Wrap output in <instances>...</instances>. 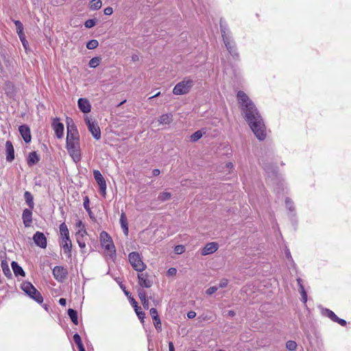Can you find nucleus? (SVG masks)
Returning <instances> with one entry per match:
<instances>
[{
  "instance_id": "64",
  "label": "nucleus",
  "mask_w": 351,
  "mask_h": 351,
  "mask_svg": "<svg viewBox=\"0 0 351 351\" xmlns=\"http://www.w3.org/2000/svg\"><path fill=\"white\" fill-rule=\"evenodd\" d=\"M160 95V92H158V93H157L156 94H155L154 95L149 97V99H152L153 98L157 97H158Z\"/></svg>"
},
{
  "instance_id": "15",
  "label": "nucleus",
  "mask_w": 351,
  "mask_h": 351,
  "mask_svg": "<svg viewBox=\"0 0 351 351\" xmlns=\"http://www.w3.org/2000/svg\"><path fill=\"white\" fill-rule=\"evenodd\" d=\"M149 314L153 319L154 325L158 332L162 331V326L160 318L158 315V311L155 308H152L149 310Z\"/></svg>"
},
{
  "instance_id": "46",
  "label": "nucleus",
  "mask_w": 351,
  "mask_h": 351,
  "mask_svg": "<svg viewBox=\"0 0 351 351\" xmlns=\"http://www.w3.org/2000/svg\"><path fill=\"white\" fill-rule=\"evenodd\" d=\"M184 251V247L181 245H176L174 248V252L177 254H180L183 253Z\"/></svg>"
},
{
  "instance_id": "48",
  "label": "nucleus",
  "mask_w": 351,
  "mask_h": 351,
  "mask_svg": "<svg viewBox=\"0 0 351 351\" xmlns=\"http://www.w3.org/2000/svg\"><path fill=\"white\" fill-rule=\"evenodd\" d=\"M14 23L15 24L16 31L19 29H23V25L20 21L14 20Z\"/></svg>"
},
{
  "instance_id": "3",
  "label": "nucleus",
  "mask_w": 351,
  "mask_h": 351,
  "mask_svg": "<svg viewBox=\"0 0 351 351\" xmlns=\"http://www.w3.org/2000/svg\"><path fill=\"white\" fill-rule=\"evenodd\" d=\"M101 245L109 252V256L114 258L116 257V250L111 237L106 232L100 233Z\"/></svg>"
},
{
  "instance_id": "33",
  "label": "nucleus",
  "mask_w": 351,
  "mask_h": 351,
  "mask_svg": "<svg viewBox=\"0 0 351 351\" xmlns=\"http://www.w3.org/2000/svg\"><path fill=\"white\" fill-rule=\"evenodd\" d=\"M68 315L69 316L71 320L75 325L78 324V316L77 312L76 310L73 308H69L67 311Z\"/></svg>"
},
{
  "instance_id": "20",
  "label": "nucleus",
  "mask_w": 351,
  "mask_h": 351,
  "mask_svg": "<svg viewBox=\"0 0 351 351\" xmlns=\"http://www.w3.org/2000/svg\"><path fill=\"white\" fill-rule=\"evenodd\" d=\"M79 109L84 113H88L91 110L90 101L86 98H80L77 101Z\"/></svg>"
},
{
  "instance_id": "8",
  "label": "nucleus",
  "mask_w": 351,
  "mask_h": 351,
  "mask_svg": "<svg viewBox=\"0 0 351 351\" xmlns=\"http://www.w3.org/2000/svg\"><path fill=\"white\" fill-rule=\"evenodd\" d=\"M60 233L62 238V241L60 243L61 247L68 245H72L71 240L69 237V232L67 226L64 222L62 223L59 227Z\"/></svg>"
},
{
  "instance_id": "47",
  "label": "nucleus",
  "mask_w": 351,
  "mask_h": 351,
  "mask_svg": "<svg viewBox=\"0 0 351 351\" xmlns=\"http://www.w3.org/2000/svg\"><path fill=\"white\" fill-rule=\"evenodd\" d=\"M217 290V287H215V286H213V287H210L209 288H208L206 291V293L207 295H212L213 293H215Z\"/></svg>"
},
{
  "instance_id": "4",
  "label": "nucleus",
  "mask_w": 351,
  "mask_h": 351,
  "mask_svg": "<svg viewBox=\"0 0 351 351\" xmlns=\"http://www.w3.org/2000/svg\"><path fill=\"white\" fill-rule=\"evenodd\" d=\"M67 133L66 142L80 141V134L73 120L70 117H66Z\"/></svg>"
},
{
  "instance_id": "18",
  "label": "nucleus",
  "mask_w": 351,
  "mask_h": 351,
  "mask_svg": "<svg viewBox=\"0 0 351 351\" xmlns=\"http://www.w3.org/2000/svg\"><path fill=\"white\" fill-rule=\"evenodd\" d=\"M138 285H140L141 288H150L152 285L153 282L148 278V274H138Z\"/></svg>"
},
{
  "instance_id": "21",
  "label": "nucleus",
  "mask_w": 351,
  "mask_h": 351,
  "mask_svg": "<svg viewBox=\"0 0 351 351\" xmlns=\"http://www.w3.org/2000/svg\"><path fill=\"white\" fill-rule=\"evenodd\" d=\"M31 208H25L23 211L22 219L25 227H29L32 223V210Z\"/></svg>"
},
{
  "instance_id": "63",
  "label": "nucleus",
  "mask_w": 351,
  "mask_h": 351,
  "mask_svg": "<svg viewBox=\"0 0 351 351\" xmlns=\"http://www.w3.org/2000/svg\"><path fill=\"white\" fill-rule=\"evenodd\" d=\"M286 257L289 259L291 258V253L289 250L285 252Z\"/></svg>"
},
{
  "instance_id": "5",
  "label": "nucleus",
  "mask_w": 351,
  "mask_h": 351,
  "mask_svg": "<svg viewBox=\"0 0 351 351\" xmlns=\"http://www.w3.org/2000/svg\"><path fill=\"white\" fill-rule=\"evenodd\" d=\"M193 86V81L190 79L184 80L178 82L173 89V93L176 95H185L189 93L192 86Z\"/></svg>"
},
{
  "instance_id": "60",
  "label": "nucleus",
  "mask_w": 351,
  "mask_h": 351,
  "mask_svg": "<svg viewBox=\"0 0 351 351\" xmlns=\"http://www.w3.org/2000/svg\"><path fill=\"white\" fill-rule=\"evenodd\" d=\"M16 33L18 34V36L19 38H21L25 36V34L23 32V29H19L16 31Z\"/></svg>"
},
{
  "instance_id": "44",
  "label": "nucleus",
  "mask_w": 351,
  "mask_h": 351,
  "mask_svg": "<svg viewBox=\"0 0 351 351\" xmlns=\"http://www.w3.org/2000/svg\"><path fill=\"white\" fill-rule=\"evenodd\" d=\"M299 292L302 296V301L304 303H306L307 301V293L303 285H301V289H299Z\"/></svg>"
},
{
  "instance_id": "16",
  "label": "nucleus",
  "mask_w": 351,
  "mask_h": 351,
  "mask_svg": "<svg viewBox=\"0 0 351 351\" xmlns=\"http://www.w3.org/2000/svg\"><path fill=\"white\" fill-rule=\"evenodd\" d=\"M19 131L23 141L26 143H29L32 140V136H31V132H30L29 127L26 124H23V125L19 126Z\"/></svg>"
},
{
  "instance_id": "27",
  "label": "nucleus",
  "mask_w": 351,
  "mask_h": 351,
  "mask_svg": "<svg viewBox=\"0 0 351 351\" xmlns=\"http://www.w3.org/2000/svg\"><path fill=\"white\" fill-rule=\"evenodd\" d=\"M120 223L124 234L127 236L128 234V224L127 217L123 212L120 217Z\"/></svg>"
},
{
  "instance_id": "9",
  "label": "nucleus",
  "mask_w": 351,
  "mask_h": 351,
  "mask_svg": "<svg viewBox=\"0 0 351 351\" xmlns=\"http://www.w3.org/2000/svg\"><path fill=\"white\" fill-rule=\"evenodd\" d=\"M84 120L88 127V131L91 133L92 136L96 140H99L101 138V130L97 123L95 121H92L88 117H86Z\"/></svg>"
},
{
  "instance_id": "55",
  "label": "nucleus",
  "mask_w": 351,
  "mask_h": 351,
  "mask_svg": "<svg viewBox=\"0 0 351 351\" xmlns=\"http://www.w3.org/2000/svg\"><path fill=\"white\" fill-rule=\"evenodd\" d=\"M196 316V313L195 311H191L188 312L187 317L189 319H193Z\"/></svg>"
},
{
  "instance_id": "26",
  "label": "nucleus",
  "mask_w": 351,
  "mask_h": 351,
  "mask_svg": "<svg viewBox=\"0 0 351 351\" xmlns=\"http://www.w3.org/2000/svg\"><path fill=\"white\" fill-rule=\"evenodd\" d=\"M12 269L13 272L16 276H23L25 277V272L23 269L18 264L16 261H12L11 263Z\"/></svg>"
},
{
  "instance_id": "34",
  "label": "nucleus",
  "mask_w": 351,
  "mask_h": 351,
  "mask_svg": "<svg viewBox=\"0 0 351 351\" xmlns=\"http://www.w3.org/2000/svg\"><path fill=\"white\" fill-rule=\"evenodd\" d=\"M322 315L330 318L332 322H335L337 319V315L331 310L328 308L322 309Z\"/></svg>"
},
{
  "instance_id": "24",
  "label": "nucleus",
  "mask_w": 351,
  "mask_h": 351,
  "mask_svg": "<svg viewBox=\"0 0 351 351\" xmlns=\"http://www.w3.org/2000/svg\"><path fill=\"white\" fill-rule=\"evenodd\" d=\"M40 160V156L36 153V152L34 151L29 154L27 158V163L29 167H32L37 164Z\"/></svg>"
},
{
  "instance_id": "37",
  "label": "nucleus",
  "mask_w": 351,
  "mask_h": 351,
  "mask_svg": "<svg viewBox=\"0 0 351 351\" xmlns=\"http://www.w3.org/2000/svg\"><path fill=\"white\" fill-rule=\"evenodd\" d=\"M102 2L101 0H92L90 4V9L92 10H97L101 8Z\"/></svg>"
},
{
  "instance_id": "62",
  "label": "nucleus",
  "mask_w": 351,
  "mask_h": 351,
  "mask_svg": "<svg viewBox=\"0 0 351 351\" xmlns=\"http://www.w3.org/2000/svg\"><path fill=\"white\" fill-rule=\"evenodd\" d=\"M297 282H298V285L299 286V289H301V285H302V280L301 278H298L297 279Z\"/></svg>"
},
{
  "instance_id": "49",
  "label": "nucleus",
  "mask_w": 351,
  "mask_h": 351,
  "mask_svg": "<svg viewBox=\"0 0 351 351\" xmlns=\"http://www.w3.org/2000/svg\"><path fill=\"white\" fill-rule=\"evenodd\" d=\"M89 204H90V201H89L88 197V196H85L84 197V203H83L84 208L85 209L88 208L90 207Z\"/></svg>"
},
{
  "instance_id": "25",
  "label": "nucleus",
  "mask_w": 351,
  "mask_h": 351,
  "mask_svg": "<svg viewBox=\"0 0 351 351\" xmlns=\"http://www.w3.org/2000/svg\"><path fill=\"white\" fill-rule=\"evenodd\" d=\"M135 311L136 315L142 323L144 322V318L145 317V313L142 311L141 307L138 306V302L136 300H132V305Z\"/></svg>"
},
{
  "instance_id": "28",
  "label": "nucleus",
  "mask_w": 351,
  "mask_h": 351,
  "mask_svg": "<svg viewBox=\"0 0 351 351\" xmlns=\"http://www.w3.org/2000/svg\"><path fill=\"white\" fill-rule=\"evenodd\" d=\"M24 199H25V202L27 204L29 208L34 209V197L29 191H25L24 193Z\"/></svg>"
},
{
  "instance_id": "39",
  "label": "nucleus",
  "mask_w": 351,
  "mask_h": 351,
  "mask_svg": "<svg viewBox=\"0 0 351 351\" xmlns=\"http://www.w3.org/2000/svg\"><path fill=\"white\" fill-rule=\"evenodd\" d=\"M101 58L94 57L89 61L88 65L91 68H96L101 62Z\"/></svg>"
},
{
  "instance_id": "53",
  "label": "nucleus",
  "mask_w": 351,
  "mask_h": 351,
  "mask_svg": "<svg viewBox=\"0 0 351 351\" xmlns=\"http://www.w3.org/2000/svg\"><path fill=\"white\" fill-rule=\"evenodd\" d=\"M104 14L111 15L113 12V10L111 7H107L104 10Z\"/></svg>"
},
{
  "instance_id": "43",
  "label": "nucleus",
  "mask_w": 351,
  "mask_h": 351,
  "mask_svg": "<svg viewBox=\"0 0 351 351\" xmlns=\"http://www.w3.org/2000/svg\"><path fill=\"white\" fill-rule=\"evenodd\" d=\"M285 206H286V208L289 210H290V211L294 210L293 202V201L290 198H289V197L286 198V199H285Z\"/></svg>"
},
{
  "instance_id": "30",
  "label": "nucleus",
  "mask_w": 351,
  "mask_h": 351,
  "mask_svg": "<svg viewBox=\"0 0 351 351\" xmlns=\"http://www.w3.org/2000/svg\"><path fill=\"white\" fill-rule=\"evenodd\" d=\"M219 27H220V31H221V36H222L223 40L226 37H230V36L228 34L230 32L228 29L227 24H226L225 21H223L222 19L220 20Z\"/></svg>"
},
{
  "instance_id": "61",
  "label": "nucleus",
  "mask_w": 351,
  "mask_h": 351,
  "mask_svg": "<svg viewBox=\"0 0 351 351\" xmlns=\"http://www.w3.org/2000/svg\"><path fill=\"white\" fill-rule=\"evenodd\" d=\"M76 226L79 228L82 227V229H85L82 221H78L76 223Z\"/></svg>"
},
{
  "instance_id": "13",
  "label": "nucleus",
  "mask_w": 351,
  "mask_h": 351,
  "mask_svg": "<svg viewBox=\"0 0 351 351\" xmlns=\"http://www.w3.org/2000/svg\"><path fill=\"white\" fill-rule=\"evenodd\" d=\"M35 244L40 248H46L47 245V238L44 233L37 231L33 236Z\"/></svg>"
},
{
  "instance_id": "41",
  "label": "nucleus",
  "mask_w": 351,
  "mask_h": 351,
  "mask_svg": "<svg viewBox=\"0 0 351 351\" xmlns=\"http://www.w3.org/2000/svg\"><path fill=\"white\" fill-rule=\"evenodd\" d=\"M286 348L290 351H294L297 348V343L294 341L289 340L286 343Z\"/></svg>"
},
{
  "instance_id": "38",
  "label": "nucleus",
  "mask_w": 351,
  "mask_h": 351,
  "mask_svg": "<svg viewBox=\"0 0 351 351\" xmlns=\"http://www.w3.org/2000/svg\"><path fill=\"white\" fill-rule=\"evenodd\" d=\"M202 136L203 133L202 130H197L191 135L190 140L191 142L195 143L197 142L199 139H200L202 137Z\"/></svg>"
},
{
  "instance_id": "57",
  "label": "nucleus",
  "mask_w": 351,
  "mask_h": 351,
  "mask_svg": "<svg viewBox=\"0 0 351 351\" xmlns=\"http://www.w3.org/2000/svg\"><path fill=\"white\" fill-rule=\"evenodd\" d=\"M160 173V171L158 169H154L152 171V176H158Z\"/></svg>"
},
{
  "instance_id": "56",
  "label": "nucleus",
  "mask_w": 351,
  "mask_h": 351,
  "mask_svg": "<svg viewBox=\"0 0 351 351\" xmlns=\"http://www.w3.org/2000/svg\"><path fill=\"white\" fill-rule=\"evenodd\" d=\"M59 304L62 306H65L66 304V300L65 298H61L60 300H59Z\"/></svg>"
},
{
  "instance_id": "12",
  "label": "nucleus",
  "mask_w": 351,
  "mask_h": 351,
  "mask_svg": "<svg viewBox=\"0 0 351 351\" xmlns=\"http://www.w3.org/2000/svg\"><path fill=\"white\" fill-rule=\"evenodd\" d=\"M225 44V46L230 53V55L235 59H238L239 57V53L237 51V48L234 41L232 40L230 37H226L223 40Z\"/></svg>"
},
{
  "instance_id": "40",
  "label": "nucleus",
  "mask_w": 351,
  "mask_h": 351,
  "mask_svg": "<svg viewBox=\"0 0 351 351\" xmlns=\"http://www.w3.org/2000/svg\"><path fill=\"white\" fill-rule=\"evenodd\" d=\"M99 45V42L95 39H92L86 43V47L88 49H95Z\"/></svg>"
},
{
  "instance_id": "29",
  "label": "nucleus",
  "mask_w": 351,
  "mask_h": 351,
  "mask_svg": "<svg viewBox=\"0 0 351 351\" xmlns=\"http://www.w3.org/2000/svg\"><path fill=\"white\" fill-rule=\"evenodd\" d=\"M1 266L3 274L8 278H12V274L10 269L8 261L6 260L1 261Z\"/></svg>"
},
{
  "instance_id": "2",
  "label": "nucleus",
  "mask_w": 351,
  "mask_h": 351,
  "mask_svg": "<svg viewBox=\"0 0 351 351\" xmlns=\"http://www.w3.org/2000/svg\"><path fill=\"white\" fill-rule=\"evenodd\" d=\"M21 289L28 295L31 299L34 300L38 304L43 302V298L35 287L30 282H23L21 285Z\"/></svg>"
},
{
  "instance_id": "42",
  "label": "nucleus",
  "mask_w": 351,
  "mask_h": 351,
  "mask_svg": "<svg viewBox=\"0 0 351 351\" xmlns=\"http://www.w3.org/2000/svg\"><path fill=\"white\" fill-rule=\"evenodd\" d=\"M97 23V19H88L85 21L84 26L86 28H91V27H94Z\"/></svg>"
},
{
  "instance_id": "1",
  "label": "nucleus",
  "mask_w": 351,
  "mask_h": 351,
  "mask_svg": "<svg viewBox=\"0 0 351 351\" xmlns=\"http://www.w3.org/2000/svg\"><path fill=\"white\" fill-rule=\"evenodd\" d=\"M237 97L243 111L244 119L253 133L258 140H265L266 138V128L256 106L243 90L237 92Z\"/></svg>"
},
{
  "instance_id": "52",
  "label": "nucleus",
  "mask_w": 351,
  "mask_h": 351,
  "mask_svg": "<svg viewBox=\"0 0 351 351\" xmlns=\"http://www.w3.org/2000/svg\"><path fill=\"white\" fill-rule=\"evenodd\" d=\"M228 280L223 279L220 281V282L219 284V287L224 288L228 285Z\"/></svg>"
},
{
  "instance_id": "54",
  "label": "nucleus",
  "mask_w": 351,
  "mask_h": 351,
  "mask_svg": "<svg viewBox=\"0 0 351 351\" xmlns=\"http://www.w3.org/2000/svg\"><path fill=\"white\" fill-rule=\"evenodd\" d=\"M20 38V40H21L23 47L25 49H27V46L28 45V42H27V40L25 38V36H24L21 37V38Z\"/></svg>"
},
{
  "instance_id": "31",
  "label": "nucleus",
  "mask_w": 351,
  "mask_h": 351,
  "mask_svg": "<svg viewBox=\"0 0 351 351\" xmlns=\"http://www.w3.org/2000/svg\"><path fill=\"white\" fill-rule=\"evenodd\" d=\"M158 121L161 124H170L173 121V115L171 113L162 114Z\"/></svg>"
},
{
  "instance_id": "7",
  "label": "nucleus",
  "mask_w": 351,
  "mask_h": 351,
  "mask_svg": "<svg viewBox=\"0 0 351 351\" xmlns=\"http://www.w3.org/2000/svg\"><path fill=\"white\" fill-rule=\"evenodd\" d=\"M128 258L129 261L134 270L141 272L145 269L146 265L142 261L138 252H132L130 253Z\"/></svg>"
},
{
  "instance_id": "50",
  "label": "nucleus",
  "mask_w": 351,
  "mask_h": 351,
  "mask_svg": "<svg viewBox=\"0 0 351 351\" xmlns=\"http://www.w3.org/2000/svg\"><path fill=\"white\" fill-rule=\"evenodd\" d=\"M176 273H177V270L174 267H171L167 270V276H174L176 274Z\"/></svg>"
},
{
  "instance_id": "58",
  "label": "nucleus",
  "mask_w": 351,
  "mask_h": 351,
  "mask_svg": "<svg viewBox=\"0 0 351 351\" xmlns=\"http://www.w3.org/2000/svg\"><path fill=\"white\" fill-rule=\"evenodd\" d=\"M235 315H236V313L234 311H232V310H230L227 313V315L229 316V317H234Z\"/></svg>"
},
{
  "instance_id": "32",
  "label": "nucleus",
  "mask_w": 351,
  "mask_h": 351,
  "mask_svg": "<svg viewBox=\"0 0 351 351\" xmlns=\"http://www.w3.org/2000/svg\"><path fill=\"white\" fill-rule=\"evenodd\" d=\"M73 341L75 343L79 351H86L84 346L82 343L81 337L79 334L75 333L73 335Z\"/></svg>"
},
{
  "instance_id": "22",
  "label": "nucleus",
  "mask_w": 351,
  "mask_h": 351,
  "mask_svg": "<svg viewBox=\"0 0 351 351\" xmlns=\"http://www.w3.org/2000/svg\"><path fill=\"white\" fill-rule=\"evenodd\" d=\"M6 160L12 162L14 160V149L11 141H7L5 143Z\"/></svg>"
},
{
  "instance_id": "19",
  "label": "nucleus",
  "mask_w": 351,
  "mask_h": 351,
  "mask_svg": "<svg viewBox=\"0 0 351 351\" xmlns=\"http://www.w3.org/2000/svg\"><path fill=\"white\" fill-rule=\"evenodd\" d=\"M86 229H81L77 232H76L75 237L77 242L79 245V247L81 248V252L82 254L86 253V252L84 250L86 247V243L84 240V237L86 234Z\"/></svg>"
},
{
  "instance_id": "51",
  "label": "nucleus",
  "mask_w": 351,
  "mask_h": 351,
  "mask_svg": "<svg viewBox=\"0 0 351 351\" xmlns=\"http://www.w3.org/2000/svg\"><path fill=\"white\" fill-rule=\"evenodd\" d=\"M336 323H338L339 324H340L341 326H345L346 325V321L343 319H341L339 317H337V319L335 320Z\"/></svg>"
},
{
  "instance_id": "11",
  "label": "nucleus",
  "mask_w": 351,
  "mask_h": 351,
  "mask_svg": "<svg viewBox=\"0 0 351 351\" xmlns=\"http://www.w3.org/2000/svg\"><path fill=\"white\" fill-rule=\"evenodd\" d=\"M54 278L59 282H62L68 276V271L62 266H56L53 269Z\"/></svg>"
},
{
  "instance_id": "45",
  "label": "nucleus",
  "mask_w": 351,
  "mask_h": 351,
  "mask_svg": "<svg viewBox=\"0 0 351 351\" xmlns=\"http://www.w3.org/2000/svg\"><path fill=\"white\" fill-rule=\"evenodd\" d=\"M63 248V250H64V253L65 254H66L67 257L71 258V256H72V254H71V250H72V245H68L66 244V246H63L62 247Z\"/></svg>"
},
{
  "instance_id": "36",
  "label": "nucleus",
  "mask_w": 351,
  "mask_h": 351,
  "mask_svg": "<svg viewBox=\"0 0 351 351\" xmlns=\"http://www.w3.org/2000/svg\"><path fill=\"white\" fill-rule=\"evenodd\" d=\"M119 287L123 290L125 295L128 297L130 304L132 305V300H136L133 298L131 293L126 289L125 286L122 282L119 283Z\"/></svg>"
},
{
  "instance_id": "14",
  "label": "nucleus",
  "mask_w": 351,
  "mask_h": 351,
  "mask_svg": "<svg viewBox=\"0 0 351 351\" xmlns=\"http://www.w3.org/2000/svg\"><path fill=\"white\" fill-rule=\"evenodd\" d=\"M52 128L55 131L56 136L58 138H61L64 135V125L60 122L59 118H54L52 121Z\"/></svg>"
},
{
  "instance_id": "17",
  "label": "nucleus",
  "mask_w": 351,
  "mask_h": 351,
  "mask_svg": "<svg viewBox=\"0 0 351 351\" xmlns=\"http://www.w3.org/2000/svg\"><path fill=\"white\" fill-rule=\"evenodd\" d=\"M219 248V245L216 242L208 243L201 250V254L203 256L208 255L215 252Z\"/></svg>"
},
{
  "instance_id": "59",
  "label": "nucleus",
  "mask_w": 351,
  "mask_h": 351,
  "mask_svg": "<svg viewBox=\"0 0 351 351\" xmlns=\"http://www.w3.org/2000/svg\"><path fill=\"white\" fill-rule=\"evenodd\" d=\"M169 351H175L173 343L171 341L169 342Z\"/></svg>"
},
{
  "instance_id": "10",
  "label": "nucleus",
  "mask_w": 351,
  "mask_h": 351,
  "mask_svg": "<svg viewBox=\"0 0 351 351\" xmlns=\"http://www.w3.org/2000/svg\"><path fill=\"white\" fill-rule=\"evenodd\" d=\"M94 178L99 186L100 193L105 197L106 194V180L99 170L93 171Z\"/></svg>"
},
{
  "instance_id": "23",
  "label": "nucleus",
  "mask_w": 351,
  "mask_h": 351,
  "mask_svg": "<svg viewBox=\"0 0 351 351\" xmlns=\"http://www.w3.org/2000/svg\"><path fill=\"white\" fill-rule=\"evenodd\" d=\"M138 296L141 301L142 305L145 309L149 308V301L147 299L146 292L142 288L138 289Z\"/></svg>"
},
{
  "instance_id": "35",
  "label": "nucleus",
  "mask_w": 351,
  "mask_h": 351,
  "mask_svg": "<svg viewBox=\"0 0 351 351\" xmlns=\"http://www.w3.org/2000/svg\"><path fill=\"white\" fill-rule=\"evenodd\" d=\"M171 197V193L169 192H162L160 193L157 197L156 200L160 202L168 201Z\"/></svg>"
},
{
  "instance_id": "6",
  "label": "nucleus",
  "mask_w": 351,
  "mask_h": 351,
  "mask_svg": "<svg viewBox=\"0 0 351 351\" xmlns=\"http://www.w3.org/2000/svg\"><path fill=\"white\" fill-rule=\"evenodd\" d=\"M66 148L75 162L81 160L80 141L66 142Z\"/></svg>"
}]
</instances>
